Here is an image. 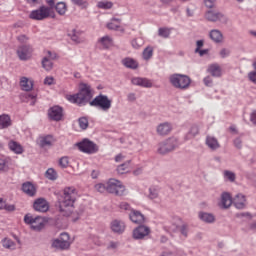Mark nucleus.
<instances>
[{
    "mask_svg": "<svg viewBox=\"0 0 256 256\" xmlns=\"http://www.w3.org/2000/svg\"><path fill=\"white\" fill-rule=\"evenodd\" d=\"M207 71L212 75V77H221L223 75V70L219 64H212L208 66Z\"/></svg>",
    "mask_w": 256,
    "mask_h": 256,
    "instance_id": "obj_24",
    "label": "nucleus"
},
{
    "mask_svg": "<svg viewBox=\"0 0 256 256\" xmlns=\"http://www.w3.org/2000/svg\"><path fill=\"white\" fill-rule=\"evenodd\" d=\"M189 133H190V135H191L192 137H195L196 135H199V126L193 125V126L191 127Z\"/></svg>",
    "mask_w": 256,
    "mask_h": 256,
    "instance_id": "obj_52",
    "label": "nucleus"
},
{
    "mask_svg": "<svg viewBox=\"0 0 256 256\" xmlns=\"http://www.w3.org/2000/svg\"><path fill=\"white\" fill-rule=\"evenodd\" d=\"M52 249L57 251H67L71 247V242H69V234L66 232L61 233L60 238L52 240Z\"/></svg>",
    "mask_w": 256,
    "mask_h": 256,
    "instance_id": "obj_7",
    "label": "nucleus"
},
{
    "mask_svg": "<svg viewBox=\"0 0 256 256\" xmlns=\"http://www.w3.org/2000/svg\"><path fill=\"white\" fill-rule=\"evenodd\" d=\"M229 50H227V49H222L221 51H220V56L223 58V59H225V57H229Z\"/></svg>",
    "mask_w": 256,
    "mask_h": 256,
    "instance_id": "obj_63",
    "label": "nucleus"
},
{
    "mask_svg": "<svg viewBox=\"0 0 256 256\" xmlns=\"http://www.w3.org/2000/svg\"><path fill=\"white\" fill-rule=\"evenodd\" d=\"M63 107L54 105L48 109V119L50 121H63Z\"/></svg>",
    "mask_w": 256,
    "mask_h": 256,
    "instance_id": "obj_12",
    "label": "nucleus"
},
{
    "mask_svg": "<svg viewBox=\"0 0 256 256\" xmlns=\"http://www.w3.org/2000/svg\"><path fill=\"white\" fill-rule=\"evenodd\" d=\"M17 55L20 61H29L33 55V47L29 44L20 45L17 49Z\"/></svg>",
    "mask_w": 256,
    "mask_h": 256,
    "instance_id": "obj_11",
    "label": "nucleus"
},
{
    "mask_svg": "<svg viewBox=\"0 0 256 256\" xmlns=\"http://www.w3.org/2000/svg\"><path fill=\"white\" fill-rule=\"evenodd\" d=\"M171 131H173V126L169 122H164L157 126L158 135H161V136L169 135Z\"/></svg>",
    "mask_w": 256,
    "mask_h": 256,
    "instance_id": "obj_20",
    "label": "nucleus"
},
{
    "mask_svg": "<svg viewBox=\"0 0 256 256\" xmlns=\"http://www.w3.org/2000/svg\"><path fill=\"white\" fill-rule=\"evenodd\" d=\"M111 230L113 231V233H117L118 235H121V233L125 232V222L120 220L112 221Z\"/></svg>",
    "mask_w": 256,
    "mask_h": 256,
    "instance_id": "obj_21",
    "label": "nucleus"
},
{
    "mask_svg": "<svg viewBox=\"0 0 256 256\" xmlns=\"http://www.w3.org/2000/svg\"><path fill=\"white\" fill-rule=\"evenodd\" d=\"M144 43L143 38H136L131 41L133 49H140V47H143Z\"/></svg>",
    "mask_w": 256,
    "mask_h": 256,
    "instance_id": "obj_44",
    "label": "nucleus"
},
{
    "mask_svg": "<svg viewBox=\"0 0 256 256\" xmlns=\"http://www.w3.org/2000/svg\"><path fill=\"white\" fill-rule=\"evenodd\" d=\"M127 100L133 103V101H137V96L135 95V93H129L127 95Z\"/></svg>",
    "mask_w": 256,
    "mask_h": 256,
    "instance_id": "obj_60",
    "label": "nucleus"
},
{
    "mask_svg": "<svg viewBox=\"0 0 256 256\" xmlns=\"http://www.w3.org/2000/svg\"><path fill=\"white\" fill-rule=\"evenodd\" d=\"M11 127V117L7 114L0 115V129Z\"/></svg>",
    "mask_w": 256,
    "mask_h": 256,
    "instance_id": "obj_32",
    "label": "nucleus"
},
{
    "mask_svg": "<svg viewBox=\"0 0 256 256\" xmlns=\"http://www.w3.org/2000/svg\"><path fill=\"white\" fill-rule=\"evenodd\" d=\"M215 1L216 0H204V3L208 9H213V7H215Z\"/></svg>",
    "mask_w": 256,
    "mask_h": 256,
    "instance_id": "obj_57",
    "label": "nucleus"
},
{
    "mask_svg": "<svg viewBox=\"0 0 256 256\" xmlns=\"http://www.w3.org/2000/svg\"><path fill=\"white\" fill-rule=\"evenodd\" d=\"M93 90L91 89V85L87 83L80 84V90L76 94H68L66 95L67 101L70 103H74L75 105H85L88 101H91L93 98Z\"/></svg>",
    "mask_w": 256,
    "mask_h": 256,
    "instance_id": "obj_1",
    "label": "nucleus"
},
{
    "mask_svg": "<svg viewBox=\"0 0 256 256\" xmlns=\"http://www.w3.org/2000/svg\"><path fill=\"white\" fill-rule=\"evenodd\" d=\"M76 147L79 149V151L86 153L87 155H94V153L99 151V146L87 138H84L82 141L78 142Z\"/></svg>",
    "mask_w": 256,
    "mask_h": 256,
    "instance_id": "obj_6",
    "label": "nucleus"
},
{
    "mask_svg": "<svg viewBox=\"0 0 256 256\" xmlns=\"http://www.w3.org/2000/svg\"><path fill=\"white\" fill-rule=\"evenodd\" d=\"M203 83L206 87H213V78H211V76H206L203 79Z\"/></svg>",
    "mask_w": 256,
    "mask_h": 256,
    "instance_id": "obj_51",
    "label": "nucleus"
},
{
    "mask_svg": "<svg viewBox=\"0 0 256 256\" xmlns=\"http://www.w3.org/2000/svg\"><path fill=\"white\" fill-rule=\"evenodd\" d=\"M98 45L102 47V49H109L113 45V39L109 36H103L98 40Z\"/></svg>",
    "mask_w": 256,
    "mask_h": 256,
    "instance_id": "obj_29",
    "label": "nucleus"
},
{
    "mask_svg": "<svg viewBox=\"0 0 256 256\" xmlns=\"http://www.w3.org/2000/svg\"><path fill=\"white\" fill-rule=\"evenodd\" d=\"M47 53H48L49 59H51L52 61H55V59L59 58V55H57V53H55V52L48 51Z\"/></svg>",
    "mask_w": 256,
    "mask_h": 256,
    "instance_id": "obj_59",
    "label": "nucleus"
},
{
    "mask_svg": "<svg viewBox=\"0 0 256 256\" xmlns=\"http://www.w3.org/2000/svg\"><path fill=\"white\" fill-rule=\"evenodd\" d=\"M180 233H181L184 237H187V233H188L187 225H182V226L180 227Z\"/></svg>",
    "mask_w": 256,
    "mask_h": 256,
    "instance_id": "obj_61",
    "label": "nucleus"
},
{
    "mask_svg": "<svg viewBox=\"0 0 256 256\" xmlns=\"http://www.w3.org/2000/svg\"><path fill=\"white\" fill-rule=\"evenodd\" d=\"M73 5H77L78 7H82V9H87L89 7V2L87 0H71Z\"/></svg>",
    "mask_w": 256,
    "mask_h": 256,
    "instance_id": "obj_48",
    "label": "nucleus"
},
{
    "mask_svg": "<svg viewBox=\"0 0 256 256\" xmlns=\"http://www.w3.org/2000/svg\"><path fill=\"white\" fill-rule=\"evenodd\" d=\"M77 199V189L75 187H66L63 190V195L58 199L60 213H65L69 207H73Z\"/></svg>",
    "mask_w": 256,
    "mask_h": 256,
    "instance_id": "obj_2",
    "label": "nucleus"
},
{
    "mask_svg": "<svg viewBox=\"0 0 256 256\" xmlns=\"http://www.w3.org/2000/svg\"><path fill=\"white\" fill-rule=\"evenodd\" d=\"M26 98L30 101V105H35L37 103V92L27 93Z\"/></svg>",
    "mask_w": 256,
    "mask_h": 256,
    "instance_id": "obj_47",
    "label": "nucleus"
},
{
    "mask_svg": "<svg viewBox=\"0 0 256 256\" xmlns=\"http://www.w3.org/2000/svg\"><path fill=\"white\" fill-rule=\"evenodd\" d=\"M2 245L5 249H11L12 251L15 250V243L13 242V240L11 239H8V238H5L3 241H2Z\"/></svg>",
    "mask_w": 256,
    "mask_h": 256,
    "instance_id": "obj_43",
    "label": "nucleus"
},
{
    "mask_svg": "<svg viewBox=\"0 0 256 256\" xmlns=\"http://www.w3.org/2000/svg\"><path fill=\"white\" fill-rule=\"evenodd\" d=\"M95 191L98 193H107V184L98 183L94 186Z\"/></svg>",
    "mask_w": 256,
    "mask_h": 256,
    "instance_id": "obj_50",
    "label": "nucleus"
},
{
    "mask_svg": "<svg viewBox=\"0 0 256 256\" xmlns=\"http://www.w3.org/2000/svg\"><path fill=\"white\" fill-rule=\"evenodd\" d=\"M232 203L236 207V209H245L247 199L245 198V195L237 194L232 200Z\"/></svg>",
    "mask_w": 256,
    "mask_h": 256,
    "instance_id": "obj_22",
    "label": "nucleus"
},
{
    "mask_svg": "<svg viewBox=\"0 0 256 256\" xmlns=\"http://www.w3.org/2000/svg\"><path fill=\"white\" fill-rule=\"evenodd\" d=\"M33 208L39 213H47L49 211V202L45 198H37L34 201Z\"/></svg>",
    "mask_w": 256,
    "mask_h": 256,
    "instance_id": "obj_16",
    "label": "nucleus"
},
{
    "mask_svg": "<svg viewBox=\"0 0 256 256\" xmlns=\"http://www.w3.org/2000/svg\"><path fill=\"white\" fill-rule=\"evenodd\" d=\"M78 125H79L80 129L85 131V129H87V127H89V120L87 119V117H81L78 119Z\"/></svg>",
    "mask_w": 256,
    "mask_h": 256,
    "instance_id": "obj_45",
    "label": "nucleus"
},
{
    "mask_svg": "<svg viewBox=\"0 0 256 256\" xmlns=\"http://www.w3.org/2000/svg\"><path fill=\"white\" fill-rule=\"evenodd\" d=\"M55 143V138L53 135H46L40 139V147H51Z\"/></svg>",
    "mask_w": 256,
    "mask_h": 256,
    "instance_id": "obj_31",
    "label": "nucleus"
},
{
    "mask_svg": "<svg viewBox=\"0 0 256 256\" xmlns=\"http://www.w3.org/2000/svg\"><path fill=\"white\" fill-rule=\"evenodd\" d=\"M89 105L103 111L104 113H108L111 107H113V100H111L109 96L100 93L90 101Z\"/></svg>",
    "mask_w": 256,
    "mask_h": 256,
    "instance_id": "obj_3",
    "label": "nucleus"
},
{
    "mask_svg": "<svg viewBox=\"0 0 256 256\" xmlns=\"http://www.w3.org/2000/svg\"><path fill=\"white\" fill-rule=\"evenodd\" d=\"M160 191L161 188L159 186H150L148 198H150L151 200L157 199L159 197Z\"/></svg>",
    "mask_w": 256,
    "mask_h": 256,
    "instance_id": "obj_36",
    "label": "nucleus"
},
{
    "mask_svg": "<svg viewBox=\"0 0 256 256\" xmlns=\"http://www.w3.org/2000/svg\"><path fill=\"white\" fill-rule=\"evenodd\" d=\"M153 51H154V49L152 46H148L143 50L142 57H143L144 61H149V59H151V57H153Z\"/></svg>",
    "mask_w": 256,
    "mask_h": 256,
    "instance_id": "obj_38",
    "label": "nucleus"
},
{
    "mask_svg": "<svg viewBox=\"0 0 256 256\" xmlns=\"http://www.w3.org/2000/svg\"><path fill=\"white\" fill-rule=\"evenodd\" d=\"M234 147H236V149H241V147H243V140H241L240 137L234 140Z\"/></svg>",
    "mask_w": 256,
    "mask_h": 256,
    "instance_id": "obj_55",
    "label": "nucleus"
},
{
    "mask_svg": "<svg viewBox=\"0 0 256 256\" xmlns=\"http://www.w3.org/2000/svg\"><path fill=\"white\" fill-rule=\"evenodd\" d=\"M231 205H233V198H231V194L228 192H223L220 196L218 207H220V209H229Z\"/></svg>",
    "mask_w": 256,
    "mask_h": 256,
    "instance_id": "obj_15",
    "label": "nucleus"
},
{
    "mask_svg": "<svg viewBox=\"0 0 256 256\" xmlns=\"http://www.w3.org/2000/svg\"><path fill=\"white\" fill-rule=\"evenodd\" d=\"M3 209H4V211H8V212L15 211V205L7 204V202H5Z\"/></svg>",
    "mask_w": 256,
    "mask_h": 256,
    "instance_id": "obj_56",
    "label": "nucleus"
},
{
    "mask_svg": "<svg viewBox=\"0 0 256 256\" xmlns=\"http://www.w3.org/2000/svg\"><path fill=\"white\" fill-rule=\"evenodd\" d=\"M120 209H123L124 211H129L131 209V205L127 202H122L119 205Z\"/></svg>",
    "mask_w": 256,
    "mask_h": 256,
    "instance_id": "obj_58",
    "label": "nucleus"
},
{
    "mask_svg": "<svg viewBox=\"0 0 256 256\" xmlns=\"http://www.w3.org/2000/svg\"><path fill=\"white\" fill-rule=\"evenodd\" d=\"M59 167H61V169H67L69 167V157L67 156H63L59 159L58 162Z\"/></svg>",
    "mask_w": 256,
    "mask_h": 256,
    "instance_id": "obj_46",
    "label": "nucleus"
},
{
    "mask_svg": "<svg viewBox=\"0 0 256 256\" xmlns=\"http://www.w3.org/2000/svg\"><path fill=\"white\" fill-rule=\"evenodd\" d=\"M51 15V8L47 6H40L39 9L33 10L29 14V18L34 21H43Z\"/></svg>",
    "mask_w": 256,
    "mask_h": 256,
    "instance_id": "obj_10",
    "label": "nucleus"
},
{
    "mask_svg": "<svg viewBox=\"0 0 256 256\" xmlns=\"http://www.w3.org/2000/svg\"><path fill=\"white\" fill-rule=\"evenodd\" d=\"M205 19H207V21H210L212 23H217V21H221L222 23H227V17H225V14L216 10H208L205 13Z\"/></svg>",
    "mask_w": 256,
    "mask_h": 256,
    "instance_id": "obj_13",
    "label": "nucleus"
},
{
    "mask_svg": "<svg viewBox=\"0 0 256 256\" xmlns=\"http://www.w3.org/2000/svg\"><path fill=\"white\" fill-rule=\"evenodd\" d=\"M248 79L249 81H251V83H254L256 85V70L248 73Z\"/></svg>",
    "mask_w": 256,
    "mask_h": 256,
    "instance_id": "obj_53",
    "label": "nucleus"
},
{
    "mask_svg": "<svg viewBox=\"0 0 256 256\" xmlns=\"http://www.w3.org/2000/svg\"><path fill=\"white\" fill-rule=\"evenodd\" d=\"M206 145L213 151H215V149H219V141H217V138L215 137L207 136Z\"/></svg>",
    "mask_w": 256,
    "mask_h": 256,
    "instance_id": "obj_35",
    "label": "nucleus"
},
{
    "mask_svg": "<svg viewBox=\"0 0 256 256\" xmlns=\"http://www.w3.org/2000/svg\"><path fill=\"white\" fill-rule=\"evenodd\" d=\"M209 36L214 43H221V41H223V33L217 29L211 30Z\"/></svg>",
    "mask_w": 256,
    "mask_h": 256,
    "instance_id": "obj_30",
    "label": "nucleus"
},
{
    "mask_svg": "<svg viewBox=\"0 0 256 256\" xmlns=\"http://www.w3.org/2000/svg\"><path fill=\"white\" fill-rule=\"evenodd\" d=\"M98 9H111L113 7V2L100 1L97 4Z\"/></svg>",
    "mask_w": 256,
    "mask_h": 256,
    "instance_id": "obj_49",
    "label": "nucleus"
},
{
    "mask_svg": "<svg viewBox=\"0 0 256 256\" xmlns=\"http://www.w3.org/2000/svg\"><path fill=\"white\" fill-rule=\"evenodd\" d=\"M42 67L45 69V71H51V69H53V62L51 59H49V57H44L42 59Z\"/></svg>",
    "mask_w": 256,
    "mask_h": 256,
    "instance_id": "obj_41",
    "label": "nucleus"
},
{
    "mask_svg": "<svg viewBox=\"0 0 256 256\" xmlns=\"http://www.w3.org/2000/svg\"><path fill=\"white\" fill-rule=\"evenodd\" d=\"M45 177L46 179H49V181H56L58 177L57 171H55L53 168H49L45 173Z\"/></svg>",
    "mask_w": 256,
    "mask_h": 256,
    "instance_id": "obj_40",
    "label": "nucleus"
},
{
    "mask_svg": "<svg viewBox=\"0 0 256 256\" xmlns=\"http://www.w3.org/2000/svg\"><path fill=\"white\" fill-rule=\"evenodd\" d=\"M250 121L253 125H256V110H254L250 115Z\"/></svg>",
    "mask_w": 256,
    "mask_h": 256,
    "instance_id": "obj_64",
    "label": "nucleus"
},
{
    "mask_svg": "<svg viewBox=\"0 0 256 256\" xmlns=\"http://www.w3.org/2000/svg\"><path fill=\"white\" fill-rule=\"evenodd\" d=\"M129 218L132 223H136L137 225H143V223H145V216L137 210L132 209L129 214Z\"/></svg>",
    "mask_w": 256,
    "mask_h": 256,
    "instance_id": "obj_18",
    "label": "nucleus"
},
{
    "mask_svg": "<svg viewBox=\"0 0 256 256\" xmlns=\"http://www.w3.org/2000/svg\"><path fill=\"white\" fill-rule=\"evenodd\" d=\"M10 163H11L10 157L0 155V171H7L9 169Z\"/></svg>",
    "mask_w": 256,
    "mask_h": 256,
    "instance_id": "obj_34",
    "label": "nucleus"
},
{
    "mask_svg": "<svg viewBox=\"0 0 256 256\" xmlns=\"http://www.w3.org/2000/svg\"><path fill=\"white\" fill-rule=\"evenodd\" d=\"M22 191L25 195H28V197H35V195H37V187L31 182H24L22 184Z\"/></svg>",
    "mask_w": 256,
    "mask_h": 256,
    "instance_id": "obj_19",
    "label": "nucleus"
},
{
    "mask_svg": "<svg viewBox=\"0 0 256 256\" xmlns=\"http://www.w3.org/2000/svg\"><path fill=\"white\" fill-rule=\"evenodd\" d=\"M169 81L175 89H181L182 91L188 89L191 85V78L183 74H173L169 77Z\"/></svg>",
    "mask_w": 256,
    "mask_h": 256,
    "instance_id": "obj_4",
    "label": "nucleus"
},
{
    "mask_svg": "<svg viewBox=\"0 0 256 256\" xmlns=\"http://www.w3.org/2000/svg\"><path fill=\"white\" fill-rule=\"evenodd\" d=\"M199 220L204 223H215V215L208 212H199L198 214Z\"/></svg>",
    "mask_w": 256,
    "mask_h": 256,
    "instance_id": "obj_26",
    "label": "nucleus"
},
{
    "mask_svg": "<svg viewBox=\"0 0 256 256\" xmlns=\"http://www.w3.org/2000/svg\"><path fill=\"white\" fill-rule=\"evenodd\" d=\"M122 65L127 69H137L139 67V62L131 57H126L122 59Z\"/></svg>",
    "mask_w": 256,
    "mask_h": 256,
    "instance_id": "obj_25",
    "label": "nucleus"
},
{
    "mask_svg": "<svg viewBox=\"0 0 256 256\" xmlns=\"http://www.w3.org/2000/svg\"><path fill=\"white\" fill-rule=\"evenodd\" d=\"M158 35L159 37H163L164 39H169L171 35V29L165 27L159 28Z\"/></svg>",
    "mask_w": 256,
    "mask_h": 256,
    "instance_id": "obj_42",
    "label": "nucleus"
},
{
    "mask_svg": "<svg viewBox=\"0 0 256 256\" xmlns=\"http://www.w3.org/2000/svg\"><path fill=\"white\" fill-rule=\"evenodd\" d=\"M107 193H111L112 195H118L121 197L125 193V186L123 183L117 179H110L106 183Z\"/></svg>",
    "mask_w": 256,
    "mask_h": 256,
    "instance_id": "obj_8",
    "label": "nucleus"
},
{
    "mask_svg": "<svg viewBox=\"0 0 256 256\" xmlns=\"http://www.w3.org/2000/svg\"><path fill=\"white\" fill-rule=\"evenodd\" d=\"M151 234V228L145 225H139L133 230V238L136 240L145 239L148 235Z\"/></svg>",
    "mask_w": 256,
    "mask_h": 256,
    "instance_id": "obj_14",
    "label": "nucleus"
},
{
    "mask_svg": "<svg viewBox=\"0 0 256 256\" xmlns=\"http://www.w3.org/2000/svg\"><path fill=\"white\" fill-rule=\"evenodd\" d=\"M24 222L26 225H30L33 231H41V229L45 227V222H43V219L40 216L33 217L30 214H26L24 216Z\"/></svg>",
    "mask_w": 256,
    "mask_h": 256,
    "instance_id": "obj_9",
    "label": "nucleus"
},
{
    "mask_svg": "<svg viewBox=\"0 0 256 256\" xmlns=\"http://www.w3.org/2000/svg\"><path fill=\"white\" fill-rule=\"evenodd\" d=\"M55 9L58 15H65V13H67V4L64 2H58L55 6Z\"/></svg>",
    "mask_w": 256,
    "mask_h": 256,
    "instance_id": "obj_39",
    "label": "nucleus"
},
{
    "mask_svg": "<svg viewBox=\"0 0 256 256\" xmlns=\"http://www.w3.org/2000/svg\"><path fill=\"white\" fill-rule=\"evenodd\" d=\"M8 147L10 151H13L16 155H21L24 151L23 146H21L17 141H10L8 143Z\"/></svg>",
    "mask_w": 256,
    "mask_h": 256,
    "instance_id": "obj_27",
    "label": "nucleus"
},
{
    "mask_svg": "<svg viewBox=\"0 0 256 256\" xmlns=\"http://www.w3.org/2000/svg\"><path fill=\"white\" fill-rule=\"evenodd\" d=\"M20 87L22 91H31L33 89V81L29 80L27 77H22L20 79Z\"/></svg>",
    "mask_w": 256,
    "mask_h": 256,
    "instance_id": "obj_28",
    "label": "nucleus"
},
{
    "mask_svg": "<svg viewBox=\"0 0 256 256\" xmlns=\"http://www.w3.org/2000/svg\"><path fill=\"white\" fill-rule=\"evenodd\" d=\"M55 79H53V77H46L44 79V85H53Z\"/></svg>",
    "mask_w": 256,
    "mask_h": 256,
    "instance_id": "obj_62",
    "label": "nucleus"
},
{
    "mask_svg": "<svg viewBox=\"0 0 256 256\" xmlns=\"http://www.w3.org/2000/svg\"><path fill=\"white\" fill-rule=\"evenodd\" d=\"M106 27L111 31H119L121 28V20L119 18H112V21L108 23Z\"/></svg>",
    "mask_w": 256,
    "mask_h": 256,
    "instance_id": "obj_33",
    "label": "nucleus"
},
{
    "mask_svg": "<svg viewBox=\"0 0 256 256\" xmlns=\"http://www.w3.org/2000/svg\"><path fill=\"white\" fill-rule=\"evenodd\" d=\"M177 147H179V140L175 137H171L158 145V153H160V155H167V153L175 151Z\"/></svg>",
    "mask_w": 256,
    "mask_h": 256,
    "instance_id": "obj_5",
    "label": "nucleus"
},
{
    "mask_svg": "<svg viewBox=\"0 0 256 256\" xmlns=\"http://www.w3.org/2000/svg\"><path fill=\"white\" fill-rule=\"evenodd\" d=\"M224 175H225V177H227V179H229V181H235V173H233L229 170H226L224 172Z\"/></svg>",
    "mask_w": 256,
    "mask_h": 256,
    "instance_id": "obj_54",
    "label": "nucleus"
},
{
    "mask_svg": "<svg viewBox=\"0 0 256 256\" xmlns=\"http://www.w3.org/2000/svg\"><path fill=\"white\" fill-rule=\"evenodd\" d=\"M132 85H137L138 87H144L146 89H151L153 87V82L148 78L134 77L131 80Z\"/></svg>",
    "mask_w": 256,
    "mask_h": 256,
    "instance_id": "obj_17",
    "label": "nucleus"
},
{
    "mask_svg": "<svg viewBox=\"0 0 256 256\" xmlns=\"http://www.w3.org/2000/svg\"><path fill=\"white\" fill-rule=\"evenodd\" d=\"M130 165H131V160L126 161L125 163L119 165L117 167V173H119V175H125V173L129 171Z\"/></svg>",
    "mask_w": 256,
    "mask_h": 256,
    "instance_id": "obj_37",
    "label": "nucleus"
},
{
    "mask_svg": "<svg viewBox=\"0 0 256 256\" xmlns=\"http://www.w3.org/2000/svg\"><path fill=\"white\" fill-rule=\"evenodd\" d=\"M68 37H70L71 41L74 43H83V31L78 29H73L69 34Z\"/></svg>",
    "mask_w": 256,
    "mask_h": 256,
    "instance_id": "obj_23",
    "label": "nucleus"
}]
</instances>
